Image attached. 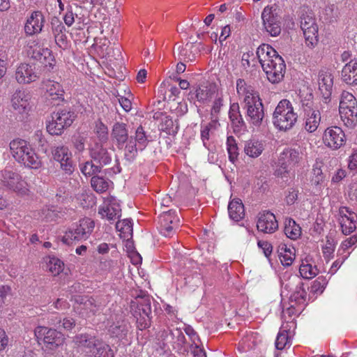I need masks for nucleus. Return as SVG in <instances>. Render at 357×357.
Segmentation results:
<instances>
[{
    "label": "nucleus",
    "instance_id": "obj_1",
    "mask_svg": "<svg viewBox=\"0 0 357 357\" xmlns=\"http://www.w3.org/2000/svg\"><path fill=\"white\" fill-rule=\"evenodd\" d=\"M263 70L271 83H278L284 77L286 65L282 57L268 44H261L256 52Z\"/></svg>",
    "mask_w": 357,
    "mask_h": 357
},
{
    "label": "nucleus",
    "instance_id": "obj_2",
    "mask_svg": "<svg viewBox=\"0 0 357 357\" xmlns=\"http://www.w3.org/2000/svg\"><path fill=\"white\" fill-rule=\"evenodd\" d=\"M10 150L13 157L20 163L32 168L38 169L41 161L28 142L22 139H15L10 142Z\"/></svg>",
    "mask_w": 357,
    "mask_h": 357
},
{
    "label": "nucleus",
    "instance_id": "obj_3",
    "mask_svg": "<svg viewBox=\"0 0 357 357\" xmlns=\"http://www.w3.org/2000/svg\"><path fill=\"white\" fill-rule=\"evenodd\" d=\"M298 115L289 100H280L273 114V123L280 130L291 129L297 121Z\"/></svg>",
    "mask_w": 357,
    "mask_h": 357
},
{
    "label": "nucleus",
    "instance_id": "obj_4",
    "mask_svg": "<svg viewBox=\"0 0 357 357\" xmlns=\"http://www.w3.org/2000/svg\"><path fill=\"white\" fill-rule=\"evenodd\" d=\"M76 118L70 108H58L51 114V120L47 122V131L52 135H61L69 128Z\"/></svg>",
    "mask_w": 357,
    "mask_h": 357
},
{
    "label": "nucleus",
    "instance_id": "obj_5",
    "mask_svg": "<svg viewBox=\"0 0 357 357\" xmlns=\"http://www.w3.org/2000/svg\"><path fill=\"white\" fill-rule=\"evenodd\" d=\"M94 222L90 218L79 220V225L70 229L62 237L61 241L66 245H71L74 241H80L88 238L94 228Z\"/></svg>",
    "mask_w": 357,
    "mask_h": 357
},
{
    "label": "nucleus",
    "instance_id": "obj_6",
    "mask_svg": "<svg viewBox=\"0 0 357 357\" xmlns=\"http://www.w3.org/2000/svg\"><path fill=\"white\" fill-rule=\"evenodd\" d=\"M300 23L307 46L314 47L318 43V26L314 17L312 15L303 13Z\"/></svg>",
    "mask_w": 357,
    "mask_h": 357
},
{
    "label": "nucleus",
    "instance_id": "obj_7",
    "mask_svg": "<svg viewBox=\"0 0 357 357\" xmlns=\"http://www.w3.org/2000/svg\"><path fill=\"white\" fill-rule=\"evenodd\" d=\"M53 159L58 162L60 168L67 175H71L75 171V164L72 153L66 146H58L52 148Z\"/></svg>",
    "mask_w": 357,
    "mask_h": 357
},
{
    "label": "nucleus",
    "instance_id": "obj_8",
    "mask_svg": "<svg viewBox=\"0 0 357 357\" xmlns=\"http://www.w3.org/2000/svg\"><path fill=\"white\" fill-rule=\"evenodd\" d=\"M35 335L38 339H43L46 347L50 349H54L61 345L65 339L61 332L43 326L37 327Z\"/></svg>",
    "mask_w": 357,
    "mask_h": 357
},
{
    "label": "nucleus",
    "instance_id": "obj_9",
    "mask_svg": "<svg viewBox=\"0 0 357 357\" xmlns=\"http://www.w3.org/2000/svg\"><path fill=\"white\" fill-rule=\"evenodd\" d=\"M1 180L5 186L17 193L25 194L27 191L26 182L16 172L5 169L1 172Z\"/></svg>",
    "mask_w": 357,
    "mask_h": 357
},
{
    "label": "nucleus",
    "instance_id": "obj_10",
    "mask_svg": "<svg viewBox=\"0 0 357 357\" xmlns=\"http://www.w3.org/2000/svg\"><path fill=\"white\" fill-rule=\"evenodd\" d=\"M247 105H245L246 109L247 117L249 122L255 127L261 126L265 119L264 107L262 100L254 102H249L247 99Z\"/></svg>",
    "mask_w": 357,
    "mask_h": 357
},
{
    "label": "nucleus",
    "instance_id": "obj_11",
    "mask_svg": "<svg viewBox=\"0 0 357 357\" xmlns=\"http://www.w3.org/2000/svg\"><path fill=\"white\" fill-rule=\"evenodd\" d=\"M261 18L264 28L271 36L275 37L280 34V17L277 14L273 13L271 7L266 6L264 8Z\"/></svg>",
    "mask_w": 357,
    "mask_h": 357
},
{
    "label": "nucleus",
    "instance_id": "obj_12",
    "mask_svg": "<svg viewBox=\"0 0 357 357\" xmlns=\"http://www.w3.org/2000/svg\"><path fill=\"white\" fill-rule=\"evenodd\" d=\"M323 141L326 146L336 150L345 144V135L340 127H331L325 130Z\"/></svg>",
    "mask_w": 357,
    "mask_h": 357
},
{
    "label": "nucleus",
    "instance_id": "obj_13",
    "mask_svg": "<svg viewBox=\"0 0 357 357\" xmlns=\"http://www.w3.org/2000/svg\"><path fill=\"white\" fill-rule=\"evenodd\" d=\"M45 22V16L41 11L35 10L31 12V15L27 17L24 25L26 34L33 36L40 33L43 31Z\"/></svg>",
    "mask_w": 357,
    "mask_h": 357
},
{
    "label": "nucleus",
    "instance_id": "obj_14",
    "mask_svg": "<svg viewBox=\"0 0 357 357\" xmlns=\"http://www.w3.org/2000/svg\"><path fill=\"white\" fill-rule=\"evenodd\" d=\"M89 155L91 159L101 168L112 162V154L102 143H95L89 149Z\"/></svg>",
    "mask_w": 357,
    "mask_h": 357
},
{
    "label": "nucleus",
    "instance_id": "obj_15",
    "mask_svg": "<svg viewBox=\"0 0 357 357\" xmlns=\"http://www.w3.org/2000/svg\"><path fill=\"white\" fill-rule=\"evenodd\" d=\"M151 298L149 296H142L137 298L130 303V311L132 315L137 318V316L142 317L144 314L149 318L151 314Z\"/></svg>",
    "mask_w": 357,
    "mask_h": 357
},
{
    "label": "nucleus",
    "instance_id": "obj_16",
    "mask_svg": "<svg viewBox=\"0 0 357 357\" xmlns=\"http://www.w3.org/2000/svg\"><path fill=\"white\" fill-rule=\"evenodd\" d=\"M257 229L267 234H272L278 229V223L273 213L270 211L261 214L257 223Z\"/></svg>",
    "mask_w": 357,
    "mask_h": 357
},
{
    "label": "nucleus",
    "instance_id": "obj_17",
    "mask_svg": "<svg viewBox=\"0 0 357 357\" xmlns=\"http://www.w3.org/2000/svg\"><path fill=\"white\" fill-rule=\"evenodd\" d=\"M38 75L28 63H21L15 72V79L20 84H29L36 81Z\"/></svg>",
    "mask_w": 357,
    "mask_h": 357
},
{
    "label": "nucleus",
    "instance_id": "obj_18",
    "mask_svg": "<svg viewBox=\"0 0 357 357\" xmlns=\"http://www.w3.org/2000/svg\"><path fill=\"white\" fill-rule=\"evenodd\" d=\"M111 137L116 142V146L122 149L129 139L127 125L124 123L116 122L112 127Z\"/></svg>",
    "mask_w": 357,
    "mask_h": 357
},
{
    "label": "nucleus",
    "instance_id": "obj_19",
    "mask_svg": "<svg viewBox=\"0 0 357 357\" xmlns=\"http://www.w3.org/2000/svg\"><path fill=\"white\" fill-rule=\"evenodd\" d=\"M229 117L235 132H240L241 130L246 128V124L240 112V107L237 102L230 105Z\"/></svg>",
    "mask_w": 357,
    "mask_h": 357
},
{
    "label": "nucleus",
    "instance_id": "obj_20",
    "mask_svg": "<svg viewBox=\"0 0 357 357\" xmlns=\"http://www.w3.org/2000/svg\"><path fill=\"white\" fill-rule=\"evenodd\" d=\"M342 80L347 84H357V61L351 60L341 73Z\"/></svg>",
    "mask_w": 357,
    "mask_h": 357
},
{
    "label": "nucleus",
    "instance_id": "obj_21",
    "mask_svg": "<svg viewBox=\"0 0 357 357\" xmlns=\"http://www.w3.org/2000/svg\"><path fill=\"white\" fill-rule=\"evenodd\" d=\"M100 341L95 335L88 333L77 334L73 337V342L78 347H82L91 351Z\"/></svg>",
    "mask_w": 357,
    "mask_h": 357
},
{
    "label": "nucleus",
    "instance_id": "obj_22",
    "mask_svg": "<svg viewBox=\"0 0 357 357\" xmlns=\"http://www.w3.org/2000/svg\"><path fill=\"white\" fill-rule=\"evenodd\" d=\"M130 328V325L128 321L121 320L111 325L109 332L112 337L123 339L127 336Z\"/></svg>",
    "mask_w": 357,
    "mask_h": 357
},
{
    "label": "nucleus",
    "instance_id": "obj_23",
    "mask_svg": "<svg viewBox=\"0 0 357 357\" xmlns=\"http://www.w3.org/2000/svg\"><path fill=\"white\" fill-rule=\"evenodd\" d=\"M299 153L293 149H285L279 158V164L287 167L295 165L299 161Z\"/></svg>",
    "mask_w": 357,
    "mask_h": 357
},
{
    "label": "nucleus",
    "instance_id": "obj_24",
    "mask_svg": "<svg viewBox=\"0 0 357 357\" xmlns=\"http://www.w3.org/2000/svg\"><path fill=\"white\" fill-rule=\"evenodd\" d=\"M114 353L110 346L100 340L95 347L89 351L87 357H114Z\"/></svg>",
    "mask_w": 357,
    "mask_h": 357
},
{
    "label": "nucleus",
    "instance_id": "obj_25",
    "mask_svg": "<svg viewBox=\"0 0 357 357\" xmlns=\"http://www.w3.org/2000/svg\"><path fill=\"white\" fill-rule=\"evenodd\" d=\"M228 212L231 220L238 222L245 215L244 206L241 199H233L229 203Z\"/></svg>",
    "mask_w": 357,
    "mask_h": 357
},
{
    "label": "nucleus",
    "instance_id": "obj_26",
    "mask_svg": "<svg viewBox=\"0 0 357 357\" xmlns=\"http://www.w3.org/2000/svg\"><path fill=\"white\" fill-rule=\"evenodd\" d=\"M306 118L305 128L310 132H314L320 123L321 114L318 109L309 110L305 113Z\"/></svg>",
    "mask_w": 357,
    "mask_h": 357
},
{
    "label": "nucleus",
    "instance_id": "obj_27",
    "mask_svg": "<svg viewBox=\"0 0 357 357\" xmlns=\"http://www.w3.org/2000/svg\"><path fill=\"white\" fill-rule=\"evenodd\" d=\"M98 213L108 220H114L120 218L121 209L118 203L112 202L106 208H100Z\"/></svg>",
    "mask_w": 357,
    "mask_h": 357
},
{
    "label": "nucleus",
    "instance_id": "obj_28",
    "mask_svg": "<svg viewBox=\"0 0 357 357\" xmlns=\"http://www.w3.org/2000/svg\"><path fill=\"white\" fill-rule=\"evenodd\" d=\"M284 232L287 238L295 240L301 236V228L293 219L286 218Z\"/></svg>",
    "mask_w": 357,
    "mask_h": 357
},
{
    "label": "nucleus",
    "instance_id": "obj_29",
    "mask_svg": "<svg viewBox=\"0 0 357 357\" xmlns=\"http://www.w3.org/2000/svg\"><path fill=\"white\" fill-rule=\"evenodd\" d=\"M264 149L262 142L255 140H249L245 142L244 151L251 158H257L260 155Z\"/></svg>",
    "mask_w": 357,
    "mask_h": 357
},
{
    "label": "nucleus",
    "instance_id": "obj_30",
    "mask_svg": "<svg viewBox=\"0 0 357 357\" xmlns=\"http://www.w3.org/2000/svg\"><path fill=\"white\" fill-rule=\"evenodd\" d=\"M193 90L194 91H191L188 94L189 99L193 100L196 98L197 101L204 102L210 96V90L207 86L197 85L193 86Z\"/></svg>",
    "mask_w": 357,
    "mask_h": 357
},
{
    "label": "nucleus",
    "instance_id": "obj_31",
    "mask_svg": "<svg viewBox=\"0 0 357 357\" xmlns=\"http://www.w3.org/2000/svg\"><path fill=\"white\" fill-rule=\"evenodd\" d=\"M110 181L102 176H93L91 179V185L93 189L98 193L106 192L109 186Z\"/></svg>",
    "mask_w": 357,
    "mask_h": 357
},
{
    "label": "nucleus",
    "instance_id": "obj_32",
    "mask_svg": "<svg viewBox=\"0 0 357 357\" xmlns=\"http://www.w3.org/2000/svg\"><path fill=\"white\" fill-rule=\"evenodd\" d=\"M80 170L86 176H97L100 173L102 168L96 164L92 159L80 165Z\"/></svg>",
    "mask_w": 357,
    "mask_h": 357
},
{
    "label": "nucleus",
    "instance_id": "obj_33",
    "mask_svg": "<svg viewBox=\"0 0 357 357\" xmlns=\"http://www.w3.org/2000/svg\"><path fill=\"white\" fill-rule=\"evenodd\" d=\"M138 151H139V146L134 143L131 136L124 149V158L129 162L134 161L137 155Z\"/></svg>",
    "mask_w": 357,
    "mask_h": 357
},
{
    "label": "nucleus",
    "instance_id": "obj_34",
    "mask_svg": "<svg viewBox=\"0 0 357 357\" xmlns=\"http://www.w3.org/2000/svg\"><path fill=\"white\" fill-rule=\"evenodd\" d=\"M149 142L148 136L144 128L142 126H139L135 131L134 143L139 146V150L142 151L146 147Z\"/></svg>",
    "mask_w": 357,
    "mask_h": 357
},
{
    "label": "nucleus",
    "instance_id": "obj_35",
    "mask_svg": "<svg viewBox=\"0 0 357 357\" xmlns=\"http://www.w3.org/2000/svg\"><path fill=\"white\" fill-rule=\"evenodd\" d=\"M348 107L343 109L339 106L340 114L342 117L353 121V118L357 116V101L354 100L352 102H347Z\"/></svg>",
    "mask_w": 357,
    "mask_h": 357
},
{
    "label": "nucleus",
    "instance_id": "obj_36",
    "mask_svg": "<svg viewBox=\"0 0 357 357\" xmlns=\"http://www.w3.org/2000/svg\"><path fill=\"white\" fill-rule=\"evenodd\" d=\"M227 151L229 160L234 163L238 155V147L233 136H229L227 139Z\"/></svg>",
    "mask_w": 357,
    "mask_h": 357
},
{
    "label": "nucleus",
    "instance_id": "obj_37",
    "mask_svg": "<svg viewBox=\"0 0 357 357\" xmlns=\"http://www.w3.org/2000/svg\"><path fill=\"white\" fill-rule=\"evenodd\" d=\"M299 273L303 278L311 279L317 275L318 270L316 266H312L310 264L302 263L299 268Z\"/></svg>",
    "mask_w": 357,
    "mask_h": 357
},
{
    "label": "nucleus",
    "instance_id": "obj_38",
    "mask_svg": "<svg viewBox=\"0 0 357 357\" xmlns=\"http://www.w3.org/2000/svg\"><path fill=\"white\" fill-rule=\"evenodd\" d=\"M25 97L24 92H16L12 98L13 106L15 109H24L27 106V100L24 99Z\"/></svg>",
    "mask_w": 357,
    "mask_h": 357
},
{
    "label": "nucleus",
    "instance_id": "obj_39",
    "mask_svg": "<svg viewBox=\"0 0 357 357\" xmlns=\"http://www.w3.org/2000/svg\"><path fill=\"white\" fill-rule=\"evenodd\" d=\"M161 130L169 135H174L178 130V125L176 122V127L174 128V123L170 116H165L162 123H161Z\"/></svg>",
    "mask_w": 357,
    "mask_h": 357
},
{
    "label": "nucleus",
    "instance_id": "obj_40",
    "mask_svg": "<svg viewBox=\"0 0 357 357\" xmlns=\"http://www.w3.org/2000/svg\"><path fill=\"white\" fill-rule=\"evenodd\" d=\"M64 264L56 257H51L47 263L49 271L54 275H59L63 269Z\"/></svg>",
    "mask_w": 357,
    "mask_h": 357
},
{
    "label": "nucleus",
    "instance_id": "obj_41",
    "mask_svg": "<svg viewBox=\"0 0 357 357\" xmlns=\"http://www.w3.org/2000/svg\"><path fill=\"white\" fill-rule=\"evenodd\" d=\"M303 283L296 287L295 291L291 295V301H294L297 304L303 303L305 301L307 292L303 287Z\"/></svg>",
    "mask_w": 357,
    "mask_h": 357
},
{
    "label": "nucleus",
    "instance_id": "obj_42",
    "mask_svg": "<svg viewBox=\"0 0 357 357\" xmlns=\"http://www.w3.org/2000/svg\"><path fill=\"white\" fill-rule=\"evenodd\" d=\"M96 128L97 137L99 140L98 143H102V144L106 143L108 140L107 127L103 123L99 122V123L96 125Z\"/></svg>",
    "mask_w": 357,
    "mask_h": 357
},
{
    "label": "nucleus",
    "instance_id": "obj_43",
    "mask_svg": "<svg viewBox=\"0 0 357 357\" xmlns=\"http://www.w3.org/2000/svg\"><path fill=\"white\" fill-rule=\"evenodd\" d=\"M303 94L300 96L301 102L305 113L309 110H314L313 109V95L312 93H307L305 96Z\"/></svg>",
    "mask_w": 357,
    "mask_h": 357
},
{
    "label": "nucleus",
    "instance_id": "obj_44",
    "mask_svg": "<svg viewBox=\"0 0 357 357\" xmlns=\"http://www.w3.org/2000/svg\"><path fill=\"white\" fill-rule=\"evenodd\" d=\"M50 25L53 35L66 31L65 26L57 17H52Z\"/></svg>",
    "mask_w": 357,
    "mask_h": 357
},
{
    "label": "nucleus",
    "instance_id": "obj_45",
    "mask_svg": "<svg viewBox=\"0 0 357 357\" xmlns=\"http://www.w3.org/2000/svg\"><path fill=\"white\" fill-rule=\"evenodd\" d=\"M333 86V82L319 84V89L321 91L322 97L324 98L326 102L328 100H330L332 93Z\"/></svg>",
    "mask_w": 357,
    "mask_h": 357
},
{
    "label": "nucleus",
    "instance_id": "obj_46",
    "mask_svg": "<svg viewBox=\"0 0 357 357\" xmlns=\"http://www.w3.org/2000/svg\"><path fill=\"white\" fill-rule=\"evenodd\" d=\"M44 60H43L41 64L46 68L47 70H50L52 69L53 66L55 64V59L52 54V51L49 50H45L44 53Z\"/></svg>",
    "mask_w": 357,
    "mask_h": 357
},
{
    "label": "nucleus",
    "instance_id": "obj_47",
    "mask_svg": "<svg viewBox=\"0 0 357 357\" xmlns=\"http://www.w3.org/2000/svg\"><path fill=\"white\" fill-rule=\"evenodd\" d=\"M45 50H49L48 48H43L40 47H37L31 50H29L28 52L29 56L31 59L39 61L40 63L43 60H44V53Z\"/></svg>",
    "mask_w": 357,
    "mask_h": 357
},
{
    "label": "nucleus",
    "instance_id": "obj_48",
    "mask_svg": "<svg viewBox=\"0 0 357 357\" xmlns=\"http://www.w3.org/2000/svg\"><path fill=\"white\" fill-rule=\"evenodd\" d=\"M326 284H327V281L324 277H323V276L318 277L312 282V284L311 286L312 291L315 293H317L318 291H320L321 293L323 291V290L324 289Z\"/></svg>",
    "mask_w": 357,
    "mask_h": 357
},
{
    "label": "nucleus",
    "instance_id": "obj_49",
    "mask_svg": "<svg viewBox=\"0 0 357 357\" xmlns=\"http://www.w3.org/2000/svg\"><path fill=\"white\" fill-rule=\"evenodd\" d=\"M288 340V335L287 331H284L282 332H280L278 334L276 340H275V347L278 350H282L284 348Z\"/></svg>",
    "mask_w": 357,
    "mask_h": 357
},
{
    "label": "nucleus",
    "instance_id": "obj_50",
    "mask_svg": "<svg viewBox=\"0 0 357 357\" xmlns=\"http://www.w3.org/2000/svg\"><path fill=\"white\" fill-rule=\"evenodd\" d=\"M47 96H53L54 93H64L61 85L55 82H50L47 85Z\"/></svg>",
    "mask_w": 357,
    "mask_h": 357
},
{
    "label": "nucleus",
    "instance_id": "obj_51",
    "mask_svg": "<svg viewBox=\"0 0 357 357\" xmlns=\"http://www.w3.org/2000/svg\"><path fill=\"white\" fill-rule=\"evenodd\" d=\"M85 142H86V137L81 135L74 136L73 138V144L74 148L78 152H82L84 150Z\"/></svg>",
    "mask_w": 357,
    "mask_h": 357
},
{
    "label": "nucleus",
    "instance_id": "obj_52",
    "mask_svg": "<svg viewBox=\"0 0 357 357\" xmlns=\"http://www.w3.org/2000/svg\"><path fill=\"white\" fill-rule=\"evenodd\" d=\"M312 173L313 176L311 178L312 184L314 185L321 184L324 179L322 170L319 167H315L312 169Z\"/></svg>",
    "mask_w": 357,
    "mask_h": 357
},
{
    "label": "nucleus",
    "instance_id": "obj_53",
    "mask_svg": "<svg viewBox=\"0 0 357 357\" xmlns=\"http://www.w3.org/2000/svg\"><path fill=\"white\" fill-rule=\"evenodd\" d=\"M333 82V77L332 74L326 68L319 70L318 74L319 84L322 83Z\"/></svg>",
    "mask_w": 357,
    "mask_h": 357
},
{
    "label": "nucleus",
    "instance_id": "obj_54",
    "mask_svg": "<svg viewBox=\"0 0 357 357\" xmlns=\"http://www.w3.org/2000/svg\"><path fill=\"white\" fill-rule=\"evenodd\" d=\"M241 95H244L245 96V98H244V103H245V105H247V99L249 100V102H254V101H257V100L259 99V100H261V98H260L259 96V94L258 92L255 91L253 89V87H252L250 89H248L246 92H245V93H242Z\"/></svg>",
    "mask_w": 357,
    "mask_h": 357
},
{
    "label": "nucleus",
    "instance_id": "obj_55",
    "mask_svg": "<svg viewBox=\"0 0 357 357\" xmlns=\"http://www.w3.org/2000/svg\"><path fill=\"white\" fill-rule=\"evenodd\" d=\"M174 213V211H172V210L163 211L162 214L159 218L160 226H163L164 222H165L167 225H172L173 223V220L175 218V217H172V214Z\"/></svg>",
    "mask_w": 357,
    "mask_h": 357
},
{
    "label": "nucleus",
    "instance_id": "obj_56",
    "mask_svg": "<svg viewBox=\"0 0 357 357\" xmlns=\"http://www.w3.org/2000/svg\"><path fill=\"white\" fill-rule=\"evenodd\" d=\"M54 40H55L56 45L59 47H61L63 50L67 48L68 39H67L66 32H61L58 34H55V35H54Z\"/></svg>",
    "mask_w": 357,
    "mask_h": 357
},
{
    "label": "nucleus",
    "instance_id": "obj_57",
    "mask_svg": "<svg viewBox=\"0 0 357 357\" xmlns=\"http://www.w3.org/2000/svg\"><path fill=\"white\" fill-rule=\"evenodd\" d=\"M280 167L275 172V175L283 179V181L287 182L289 177V167L280 165Z\"/></svg>",
    "mask_w": 357,
    "mask_h": 357
},
{
    "label": "nucleus",
    "instance_id": "obj_58",
    "mask_svg": "<svg viewBox=\"0 0 357 357\" xmlns=\"http://www.w3.org/2000/svg\"><path fill=\"white\" fill-rule=\"evenodd\" d=\"M222 105V98L220 97L216 98L213 102V105L211 109V115L212 116V119H215V121H217L218 114H219Z\"/></svg>",
    "mask_w": 357,
    "mask_h": 357
},
{
    "label": "nucleus",
    "instance_id": "obj_59",
    "mask_svg": "<svg viewBox=\"0 0 357 357\" xmlns=\"http://www.w3.org/2000/svg\"><path fill=\"white\" fill-rule=\"evenodd\" d=\"M137 328L139 330H144L145 328H147L151 325V317L149 316V318L145 317L144 314H142V317L137 316Z\"/></svg>",
    "mask_w": 357,
    "mask_h": 357
},
{
    "label": "nucleus",
    "instance_id": "obj_60",
    "mask_svg": "<svg viewBox=\"0 0 357 357\" xmlns=\"http://www.w3.org/2000/svg\"><path fill=\"white\" fill-rule=\"evenodd\" d=\"M64 93H54L53 96H47V98L50 104L53 106H59L61 102H64Z\"/></svg>",
    "mask_w": 357,
    "mask_h": 357
},
{
    "label": "nucleus",
    "instance_id": "obj_61",
    "mask_svg": "<svg viewBox=\"0 0 357 357\" xmlns=\"http://www.w3.org/2000/svg\"><path fill=\"white\" fill-rule=\"evenodd\" d=\"M252 87V86L248 85L243 79L239 78L236 80V91L239 95L245 93L248 89H250Z\"/></svg>",
    "mask_w": 357,
    "mask_h": 357
},
{
    "label": "nucleus",
    "instance_id": "obj_62",
    "mask_svg": "<svg viewBox=\"0 0 357 357\" xmlns=\"http://www.w3.org/2000/svg\"><path fill=\"white\" fill-rule=\"evenodd\" d=\"M75 15L77 17V14H74L72 10V6H70L68 7V10L66 15L63 17V20L65 24L68 26H70L75 22Z\"/></svg>",
    "mask_w": 357,
    "mask_h": 357
},
{
    "label": "nucleus",
    "instance_id": "obj_63",
    "mask_svg": "<svg viewBox=\"0 0 357 357\" xmlns=\"http://www.w3.org/2000/svg\"><path fill=\"white\" fill-rule=\"evenodd\" d=\"M116 228L123 232L130 231L132 229V224L130 220L126 219L123 220V222H116Z\"/></svg>",
    "mask_w": 357,
    "mask_h": 357
},
{
    "label": "nucleus",
    "instance_id": "obj_64",
    "mask_svg": "<svg viewBox=\"0 0 357 357\" xmlns=\"http://www.w3.org/2000/svg\"><path fill=\"white\" fill-rule=\"evenodd\" d=\"M191 351L194 357H206L205 350L197 345L195 342V340H193V343L191 344Z\"/></svg>",
    "mask_w": 357,
    "mask_h": 357
}]
</instances>
